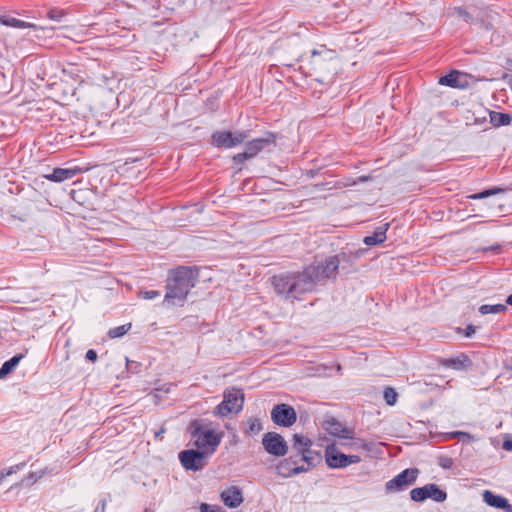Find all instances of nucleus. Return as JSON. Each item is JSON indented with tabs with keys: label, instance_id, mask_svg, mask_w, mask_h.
Returning <instances> with one entry per match:
<instances>
[{
	"label": "nucleus",
	"instance_id": "1",
	"mask_svg": "<svg viewBox=\"0 0 512 512\" xmlns=\"http://www.w3.org/2000/svg\"><path fill=\"white\" fill-rule=\"evenodd\" d=\"M315 283L308 269H305L302 273L280 275L272 278V284L277 294L287 299H298L303 294L311 292Z\"/></svg>",
	"mask_w": 512,
	"mask_h": 512
},
{
	"label": "nucleus",
	"instance_id": "2",
	"mask_svg": "<svg viewBox=\"0 0 512 512\" xmlns=\"http://www.w3.org/2000/svg\"><path fill=\"white\" fill-rule=\"evenodd\" d=\"M193 272L188 268H179L175 271L172 280L168 284L165 302L171 304L181 303L185 300L190 289L194 287Z\"/></svg>",
	"mask_w": 512,
	"mask_h": 512
},
{
	"label": "nucleus",
	"instance_id": "3",
	"mask_svg": "<svg viewBox=\"0 0 512 512\" xmlns=\"http://www.w3.org/2000/svg\"><path fill=\"white\" fill-rule=\"evenodd\" d=\"M223 432L212 426L199 425L192 433L193 445L209 456L214 454L223 439Z\"/></svg>",
	"mask_w": 512,
	"mask_h": 512
},
{
	"label": "nucleus",
	"instance_id": "4",
	"mask_svg": "<svg viewBox=\"0 0 512 512\" xmlns=\"http://www.w3.org/2000/svg\"><path fill=\"white\" fill-rule=\"evenodd\" d=\"M244 403V395L240 390L228 389L224 392L223 401L215 408L214 414L226 417L231 413L241 411Z\"/></svg>",
	"mask_w": 512,
	"mask_h": 512
},
{
	"label": "nucleus",
	"instance_id": "5",
	"mask_svg": "<svg viewBox=\"0 0 512 512\" xmlns=\"http://www.w3.org/2000/svg\"><path fill=\"white\" fill-rule=\"evenodd\" d=\"M275 144L273 135L263 138H256L246 143L245 149L241 153H237L232 157L235 163H242L245 160L255 157L262 150Z\"/></svg>",
	"mask_w": 512,
	"mask_h": 512
},
{
	"label": "nucleus",
	"instance_id": "6",
	"mask_svg": "<svg viewBox=\"0 0 512 512\" xmlns=\"http://www.w3.org/2000/svg\"><path fill=\"white\" fill-rule=\"evenodd\" d=\"M247 137L243 131H216L212 134V144L218 148L232 149L242 144Z\"/></svg>",
	"mask_w": 512,
	"mask_h": 512
},
{
	"label": "nucleus",
	"instance_id": "7",
	"mask_svg": "<svg viewBox=\"0 0 512 512\" xmlns=\"http://www.w3.org/2000/svg\"><path fill=\"white\" fill-rule=\"evenodd\" d=\"M325 460L330 468H344L359 463L361 458L358 455H345L339 452L334 445H330L325 450Z\"/></svg>",
	"mask_w": 512,
	"mask_h": 512
},
{
	"label": "nucleus",
	"instance_id": "8",
	"mask_svg": "<svg viewBox=\"0 0 512 512\" xmlns=\"http://www.w3.org/2000/svg\"><path fill=\"white\" fill-rule=\"evenodd\" d=\"M410 496L416 502H421L428 498L436 502H444L447 498L446 492L441 490L436 484H427L423 487L414 488L411 490Z\"/></svg>",
	"mask_w": 512,
	"mask_h": 512
},
{
	"label": "nucleus",
	"instance_id": "9",
	"mask_svg": "<svg viewBox=\"0 0 512 512\" xmlns=\"http://www.w3.org/2000/svg\"><path fill=\"white\" fill-rule=\"evenodd\" d=\"M262 444L265 451L273 456H284L288 451V445L284 438L275 432H268L263 436Z\"/></svg>",
	"mask_w": 512,
	"mask_h": 512
},
{
	"label": "nucleus",
	"instance_id": "10",
	"mask_svg": "<svg viewBox=\"0 0 512 512\" xmlns=\"http://www.w3.org/2000/svg\"><path fill=\"white\" fill-rule=\"evenodd\" d=\"M209 456L201 450H184L179 454V460L187 470L198 471L205 466V458Z\"/></svg>",
	"mask_w": 512,
	"mask_h": 512
},
{
	"label": "nucleus",
	"instance_id": "11",
	"mask_svg": "<svg viewBox=\"0 0 512 512\" xmlns=\"http://www.w3.org/2000/svg\"><path fill=\"white\" fill-rule=\"evenodd\" d=\"M271 418L277 425L290 427L296 422L297 416L293 407L287 404H278L273 408Z\"/></svg>",
	"mask_w": 512,
	"mask_h": 512
},
{
	"label": "nucleus",
	"instance_id": "12",
	"mask_svg": "<svg viewBox=\"0 0 512 512\" xmlns=\"http://www.w3.org/2000/svg\"><path fill=\"white\" fill-rule=\"evenodd\" d=\"M419 475V470L416 468L405 469L400 474L386 483L388 491H399L404 487L414 483Z\"/></svg>",
	"mask_w": 512,
	"mask_h": 512
},
{
	"label": "nucleus",
	"instance_id": "13",
	"mask_svg": "<svg viewBox=\"0 0 512 512\" xmlns=\"http://www.w3.org/2000/svg\"><path fill=\"white\" fill-rule=\"evenodd\" d=\"M339 266L337 257H330L324 263L310 266L307 269L311 272L315 282L324 278L334 276Z\"/></svg>",
	"mask_w": 512,
	"mask_h": 512
},
{
	"label": "nucleus",
	"instance_id": "14",
	"mask_svg": "<svg viewBox=\"0 0 512 512\" xmlns=\"http://www.w3.org/2000/svg\"><path fill=\"white\" fill-rule=\"evenodd\" d=\"M335 59V53L325 47L314 50L311 56V65L314 69H325Z\"/></svg>",
	"mask_w": 512,
	"mask_h": 512
},
{
	"label": "nucleus",
	"instance_id": "15",
	"mask_svg": "<svg viewBox=\"0 0 512 512\" xmlns=\"http://www.w3.org/2000/svg\"><path fill=\"white\" fill-rule=\"evenodd\" d=\"M220 498L229 508H237L244 501L242 490L237 486H230L224 489L220 493Z\"/></svg>",
	"mask_w": 512,
	"mask_h": 512
},
{
	"label": "nucleus",
	"instance_id": "16",
	"mask_svg": "<svg viewBox=\"0 0 512 512\" xmlns=\"http://www.w3.org/2000/svg\"><path fill=\"white\" fill-rule=\"evenodd\" d=\"M307 463V467L298 466L295 460H293L292 458H287L277 465V470L280 475L284 477H290L292 475H296L301 472L307 471L311 466L310 461H308Z\"/></svg>",
	"mask_w": 512,
	"mask_h": 512
},
{
	"label": "nucleus",
	"instance_id": "17",
	"mask_svg": "<svg viewBox=\"0 0 512 512\" xmlns=\"http://www.w3.org/2000/svg\"><path fill=\"white\" fill-rule=\"evenodd\" d=\"M325 431L331 436L342 438V439H352L353 432L345 427L342 423L338 422L335 419H330L324 422Z\"/></svg>",
	"mask_w": 512,
	"mask_h": 512
},
{
	"label": "nucleus",
	"instance_id": "18",
	"mask_svg": "<svg viewBox=\"0 0 512 512\" xmlns=\"http://www.w3.org/2000/svg\"><path fill=\"white\" fill-rule=\"evenodd\" d=\"M484 502L497 509H502L505 512H512V506L509 504L508 500L502 496L495 495L489 490H485L483 493Z\"/></svg>",
	"mask_w": 512,
	"mask_h": 512
},
{
	"label": "nucleus",
	"instance_id": "19",
	"mask_svg": "<svg viewBox=\"0 0 512 512\" xmlns=\"http://www.w3.org/2000/svg\"><path fill=\"white\" fill-rule=\"evenodd\" d=\"M439 83L453 88H463L467 85V76L461 72L453 71L441 77Z\"/></svg>",
	"mask_w": 512,
	"mask_h": 512
},
{
	"label": "nucleus",
	"instance_id": "20",
	"mask_svg": "<svg viewBox=\"0 0 512 512\" xmlns=\"http://www.w3.org/2000/svg\"><path fill=\"white\" fill-rule=\"evenodd\" d=\"M79 172V168H55L51 174L45 175V178L53 182H62L72 179Z\"/></svg>",
	"mask_w": 512,
	"mask_h": 512
},
{
	"label": "nucleus",
	"instance_id": "21",
	"mask_svg": "<svg viewBox=\"0 0 512 512\" xmlns=\"http://www.w3.org/2000/svg\"><path fill=\"white\" fill-rule=\"evenodd\" d=\"M388 226V224H385L383 227L377 229L373 235L366 236L364 238V243L368 246H371L384 242L386 239V231L388 230Z\"/></svg>",
	"mask_w": 512,
	"mask_h": 512
},
{
	"label": "nucleus",
	"instance_id": "22",
	"mask_svg": "<svg viewBox=\"0 0 512 512\" xmlns=\"http://www.w3.org/2000/svg\"><path fill=\"white\" fill-rule=\"evenodd\" d=\"M294 446L299 449L302 453V459L306 462L310 461L308 455L306 454V451L304 448L308 447L310 445V441L305 438L304 436L295 434L293 437Z\"/></svg>",
	"mask_w": 512,
	"mask_h": 512
},
{
	"label": "nucleus",
	"instance_id": "23",
	"mask_svg": "<svg viewBox=\"0 0 512 512\" xmlns=\"http://www.w3.org/2000/svg\"><path fill=\"white\" fill-rule=\"evenodd\" d=\"M22 357V355H17L11 358L9 361H6L0 368V379L4 378L17 366Z\"/></svg>",
	"mask_w": 512,
	"mask_h": 512
},
{
	"label": "nucleus",
	"instance_id": "24",
	"mask_svg": "<svg viewBox=\"0 0 512 512\" xmlns=\"http://www.w3.org/2000/svg\"><path fill=\"white\" fill-rule=\"evenodd\" d=\"M490 120L495 126L509 125L512 121V117L509 114L491 112Z\"/></svg>",
	"mask_w": 512,
	"mask_h": 512
},
{
	"label": "nucleus",
	"instance_id": "25",
	"mask_svg": "<svg viewBox=\"0 0 512 512\" xmlns=\"http://www.w3.org/2000/svg\"><path fill=\"white\" fill-rule=\"evenodd\" d=\"M507 307L504 304H494V305H482L479 308V312L482 315L486 314H498L504 312Z\"/></svg>",
	"mask_w": 512,
	"mask_h": 512
},
{
	"label": "nucleus",
	"instance_id": "26",
	"mask_svg": "<svg viewBox=\"0 0 512 512\" xmlns=\"http://www.w3.org/2000/svg\"><path fill=\"white\" fill-rule=\"evenodd\" d=\"M262 429H263L262 423L259 419L250 418L247 421V430H246L247 433H249L251 435H255V434H258Z\"/></svg>",
	"mask_w": 512,
	"mask_h": 512
},
{
	"label": "nucleus",
	"instance_id": "27",
	"mask_svg": "<svg viewBox=\"0 0 512 512\" xmlns=\"http://www.w3.org/2000/svg\"><path fill=\"white\" fill-rule=\"evenodd\" d=\"M131 328V324H124L109 330L108 335L110 338H119L125 335Z\"/></svg>",
	"mask_w": 512,
	"mask_h": 512
},
{
	"label": "nucleus",
	"instance_id": "28",
	"mask_svg": "<svg viewBox=\"0 0 512 512\" xmlns=\"http://www.w3.org/2000/svg\"><path fill=\"white\" fill-rule=\"evenodd\" d=\"M383 397L385 399V402L388 405H394L397 402L398 393L396 390L392 387H386L383 393Z\"/></svg>",
	"mask_w": 512,
	"mask_h": 512
},
{
	"label": "nucleus",
	"instance_id": "29",
	"mask_svg": "<svg viewBox=\"0 0 512 512\" xmlns=\"http://www.w3.org/2000/svg\"><path fill=\"white\" fill-rule=\"evenodd\" d=\"M74 70H75L74 67H71L70 69H63V71H62V73H63L62 80L64 82L69 83V79L67 77L72 78L71 86H72L73 91L75 90L74 83L78 82V79L74 77V75H75Z\"/></svg>",
	"mask_w": 512,
	"mask_h": 512
},
{
	"label": "nucleus",
	"instance_id": "30",
	"mask_svg": "<svg viewBox=\"0 0 512 512\" xmlns=\"http://www.w3.org/2000/svg\"><path fill=\"white\" fill-rule=\"evenodd\" d=\"M501 191L502 190L498 189V188L489 189V190H485V191H483L481 193L469 195L468 198H470V199H482V198H485V197H488V196H491V195H495V194H497V193H499Z\"/></svg>",
	"mask_w": 512,
	"mask_h": 512
},
{
	"label": "nucleus",
	"instance_id": "31",
	"mask_svg": "<svg viewBox=\"0 0 512 512\" xmlns=\"http://www.w3.org/2000/svg\"><path fill=\"white\" fill-rule=\"evenodd\" d=\"M201 512H222L220 507L212 506L206 503H202L200 506Z\"/></svg>",
	"mask_w": 512,
	"mask_h": 512
},
{
	"label": "nucleus",
	"instance_id": "32",
	"mask_svg": "<svg viewBox=\"0 0 512 512\" xmlns=\"http://www.w3.org/2000/svg\"><path fill=\"white\" fill-rule=\"evenodd\" d=\"M140 296L143 299L151 300V299H154V298L158 297L159 293L157 291H153V290L143 291V292H140Z\"/></svg>",
	"mask_w": 512,
	"mask_h": 512
},
{
	"label": "nucleus",
	"instance_id": "33",
	"mask_svg": "<svg viewBox=\"0 0 512 512\" xmlns=\"http://www.w3.org/2000/svg\"><path fill=\"white\" fill-rule=\"evenodd\" d=\"M2 24L4 25H10L15 27H22L24 26V22L17 20V19H10V20H4L2 21Z\"/></svg>",
	"mask_w": 512,
	"mask_h": 512
},
{
	"label": "nucleus",
	"instance_id": "34",
	"mask_svg": "<svg viewBox=\"0 0 512 512\" xmlns=\"http://www.w3.org/2000/svg\"><path fill=\"white\" fill-rule=\"evenodd\" d=\"M13 472H14V468H13V467H10V468H9V469H7V470H1V471H0V483L3 481V479H4L6 476L11 475Z\"/></svg>",
	"mask_w": 512,
	"mask_h": 512
},
{
	"label": "nucleus",
	"instance_id": "35",
	"mask_svg": "<svg viewBox=\"0 0 512 512\" xmlns=\"http://www.w3.org/2000/svg\"><path fill=\"white\" fill-rule=\"evenodd\" d=\"M86 359L89 361H95L97 359V353L95 350H88L86 353Z\"/></svg>",
	"mask_w": 512,
	"mask_h": 512
},
{
	"label": "nucleus",
	"instance_id": "36",
	"mask_svg": "<svg viewBox=\"0 0 512 512\" xmlns=\"http://www.w3.org/2000/svg\"><path fill=\"white\" fill-rule=\"evenodd\" d=\"M475 332H476L475 327L472 326V325H469L465 329V336L466 337H471Z\"/></svg>",
	"mask_w": 512,
	"mask_h": 512
},
{
	"label": "nucleus",
	"instance_id": "37",
	"mask_svg": "<svg viewBox=\"0 0 512 512\" xmlns=\"http://www.w3.org/2000/svg\"><path fill=\"white\" fill-rule=\"evenodd\" d=\"M62 16V13L59 12V14H56V12L51 11L49 12V18L51 19H59Z\"/></svg>",
	"mask_w": 512,
	"mask_h": 512
},
{
	"label": "nucleus",
	"instance_id": "38",
	"mask_svg": "<svg viewBox=\"0 0 512 512\" xmlns=\"http://www.w3.org/2000/svg\"><path fill=\"white\" fill-rule=\"evenodd\" d=\"M503 448H504L505 450H512V441H505V442L503 443Z\"/></svg>",
	"mask_w": 512,
	"mask_h": 512
},
{
	"label": "nucleus",
	"instance_id": "39",
	"mask_svg": "<svg viewBox=\"0 0 512 512\" xmlns=\"http://www.w3.org/2000/svg\"><path fill=\"white\" fill-rule=\"evenodd\" d=\"M506 302H507V304L512 306V294L508 296Z\"/></svg>",
	"mask_w": 512,
	"mask_h": 512
},
{
	"label": "nucleus",
	"instance_id": "40",
	"mask_svg": "<svg viewBox=\"0 0 512 512\" xmlns=\"http://www.w3.org/2000/svg\"><path fill=\"white\" fill-rule=\"evenodd\" d=\"M455 435H464L462 432H457Z\"/></svg>",
	"mask_w": 512,
	"mask_h": 512
},
{
	"label": "nucleus",
	"instance_id": "41",
	"mask_svg": "<svg viewBox=\"0 0 512 512\" xmlns=\"http://www.w3.org/2000/svg\"><path fill=\"white\" fill-rule=\"evenodd\" d=\"M510 368L512 369V359H511V364H510Z\"/></svg>",
	"mask_w": 512,
	"mask_h": 512
},
{
	"label": "nucleus",
	"instance_id": "42",
	"mask_svg": "<svg viewBox=\"0 0 512 512\" xmlns=\"http://www.w3.org/2000/svg\"><path fill=\"white\" fill-rule=\"evenodd\" d=\"M3 19L0 17V22L2 23Z\"/></svg>",
	"mask_w": 512,
	"mask_h": 512
}]
</instances>
